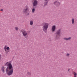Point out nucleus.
I'll return each instance as SVG.
<instances>
[{
    "instance_id": "1a4fd4ad",
    "label": "nucleus",
    "mask_w": 77,
    "mask_h": 77,
    "mask_svg": "<svg viewBox=\"0 0 77 77\" xmlns=\"http://www.w3.org/2000/svg\"><path fill=\"white\" fill-rule=\"evenodd\" d=\"M10 49V48H9V47H7V45H6L4 47V50L5 51H6L7 50H9Z\"/></svg>"
},
{
    "instance_id": "6e6552de",
    "label": "nucleus",
    "mask_w": 77,
    "mask_h": 77,
    "mask_svg": "<svg viewBox=\"0 0 77 77\" xmlns=\"http://www.w3.org/2000/svg\"><path fill=\"white\" fill-rule=\"evenodd\" d=\"M56 30V26L55 25H54L52 26L51 31L53 33H54V32H55V30Z\"/></svg>"
},
{
    "instance_id": "a211bd4d",
    "label": "nucleus",
    "mask_w": 77,
    "mask_h": 77,
    "mask_svg": "<svg viewBox=\"0 0 77 77\" xmlns=\"http://www.w3.org/2000/svg\"><path fill=\"white\" fill-rule=\"evenodd\" d=\"M71 39V38L69 37L68 38H67V41H68V40H70Z\"/></svg>"
},
{
    "instance_id": "ddd939ff",
    "label": "nucleus",
    "mask_w": 77,
    "mask_h": 77,
    "mask_svg": "<svg viewBox=\"0 0 77 77\" xmlns=\"http://www.w3.org/2000/svg\"><path fill=\"white\" fill-rule=\"evenodd\" d=\"M30 24L31 26H32L33 24V21L31 20L30 22Z\"/></svg>"
},
{
    "instance_id": "f257e3e1",
    "label": "nucleus",
    "mask_w": 77,
    "mask_h": 77,
    "mask_svg": "<svg viewBox=\"0 0 77 77\" xmlns=\"http://www.w3.org/2000/svg\"><path fill=\"white\" fill-rule=\"evenodd\" d=\"M5 66H7L6 69V72L7 75H11L13 74V67L11 62H7L5 64Z\"/></svg>"
},
{
    "instance_id": "f03ea898",
    "label": "nucleus",
    "mask_w": 77,
    "mask_h": 77,
    "mask_svg": "<svg viewBox=\"0 0 77 77\" xmlns=\"http://www.w3.org/2000/svg\"><path fill=\"white\" fill-rule=\"evenodd\" d=\"M42 29L45 33H47V30L48 28V26L49 24L48 23L44 22L42 24Z\"/></svg>"
},
{
    "instance_id": "dca6fc26",
    "label": "nucleus",
    "mask_w": 77,
    "mask_h": 77,
    "mask_svg": "<svg viewBox=\"0 0 77 77\" xmlns=\"http://www.w3.org/2000/svg\"><path fill=\"white\" fill-rule=\"evenodd\" d=\"M70 55V54H69L68 53L66 54V56L67 57H69V56Z\"/></svg>"
},
{
    "instance_id": "5701e85b",
    "label": "nucleus",
    "mask_w": 77,
    "mask_h": 77,
    "mask_svg": "<svg viewBox=\"0 0 77 77\" xmlns=\"http://www.w3.org/2000/svg\"><path fill=\"white\" fill-rule=\"evenodd\" d=\"M70 69H69L68 71H69Z\"/></svg>"
},
{
    "instance_id": "20e7f679",
    "label": "nucleus",
    "mask_w": 77,
    "mask_h": 77,
    "mask_svg": "<svg viewBox=\"0 0 77 77\" xmlns=\"http://www.w3.org/2000/svg\"><path fill=\"white\" fill-rule=\"evenodd\" d=\"M56 35L55 36V38L56 39H59V36H60L61 34V30L58 29L56 33Z\"/></svg>"
},
{
    "instance_id": "9d476101",
    "label": "nucleus",
    "mask_w": 77,
    "mask_h": 77,
    "mask_svg": "<svg viewBox=\"0 0 77 77\" xmlns=\"http://www.w3.org/2000/svg\"><path fill=\"white\" fill-rule=\"evenodd\" d=\"M48 2V0H44V6H45L46 5H47Z\"/></svg>"
},
{
    "instance_id": "6ab92c4d",
    "label": "nucleus",
    "mask_w": 77,
    "mask_h": 77,
    "mask_svg": "<svg viewBox=\"0 0 77 77\" xmlns=\"http://www.w3.org/2000/svg\"><path fill=\"white\" fill-rule=\"evenodd\" d=\"M63 40H65V41H67V38H64Z\"/></svg>"
},
{
    "instance_id": "412c9836",
    "label": "nucleus",
    "mask_w": 77,
    "mask_h": 77,
    "mask_svg": "<svg viewBox=\"0 0 77 77\" xmlns=\"http://www.w3.org/2000/svg\"><path fill=\"white\" fill-rule=\"evenodd\" d=\"M0 11H3V9H1Z\"/></svg>"
},
{
    "instance_id": "0eeeda50",
    "label": "nucleus",
    "mask_w": 77,
    "mask_h": 77,
    "mask_svg": "<svg viewBox=\"0 0 77 77\" xmlns=\"http://www.w3.org/2000/svg\"><path fill=\"white\" fill-rule=\"evenodd\" d=\"M38 1L36 0H33L32 4L33 6H35L38 5Z\"/></svg>"
},
{
    "instance_id": "f8f14e48",
    "label": "nucleus",
    "mask_w": 77,
    "mask_h": 77,
    "mask_svg": "<svg viewBox=\"0 0 77 77\" xmlns=\"http://www.w3.org/2000/svg\"><path fill=\"white\" fill-rule=\"evenodd\" d=\"M72 23V24H74V19L72 18L71 20Z\"/></svg>"
},
{
    "instance_id": "aec40b11",
    "label": "nucleus",
    "mask_w": 77,
    "mask_h": 77,
    "mask_svg": "<svg viewBox=\"0 0 77 77\" xmlns=\"http://www.w3.org/2000/svg\"><path fill=\"white\" fill-rule=\"evenodd\" d=\"M10 51H9V50H8L7 51H6V52H7V53H9V52Z\"/></svg>"
},
{
    "instance_id": "f3484780",
    "label": "nucleus",
    "mask_w": 77,
    "mask_h": 77,
    "mask_svg": "<svg viewBox=\"0 0 77 77\" xmlns=\"http://www.w3.org/2000/svg\"><path fill=\"white\" fill-rule=\"evenodd\" d=\"M27 74L28 75H31V73H30V72H27Z\"/></svg>"
},
{
    "instance_id": "423d86ee",
    "label": "nucleus",
    "mask_w": 77,
    "mask_h": 77,
    "mask_svg": "<svg viewBox=\"0 0 77 77\" xmlns=\"http://www.w3.org/2000/svg\"><path fill=\"white\" fill-rule=\"evenodd\" d=\"M54 4L57 7H58V6H60V3L59 2V1L58 0H56L54 1Z\"/></svg>"
},
{
    "instance_id": "2eb2a0df",
    "label": "nucleus",
    "mask_w": 77,
    "mask_h": 77,
    "mask_svg": "<svg viewBox=\"0 0 77 77\" xmlns=\"http://www.w3.org/2000/svg\"><path fill=\"white\" fill-rule=\"evenodd\" d=\"M18 27H15V30H16V31H18Z\"/></svg>"
},
{
    "instance_id": "7ed1b4c3",
    "label": "nucleus",
    "mask_w": 77,
    "mask_h": 77,
    "mask_svg": "<svg viewBox=\"0 0 77 77\" xmlns=\"http://www.w3.org/2000/svg\"><path fill=\"white\" fill-rule=\"evenodd\" d=\"M29 8L27 6H26L25 7V9H23V13L24 14H25L26 15H30V13L29 12Z\"/></svg>"
},
{
    "instance_id": "4be33fe9",
    "label": "nucleus",
    "mask_w": 77,
    "mask_h": 77,
    "mask_svg": "<svg viewBox=\"0 0 77 77\" xmlns=\"http://www.w3.org/2000/svg\"><path fill=\"white\" fill-rule=\"evenodd\" d=\"M2 57V56H1V54H0V59H1V57Z\"/></svg>"
},
{
    "instance_id": "39448f33",
    "label": "nucleus",
    "mask_w": 77,
    "mask_h": 77,
    "mask_svg": "<svg viewBox=\"0 0 77 77\" xmlns=\"http://www.w3.org/2000/svg\"><path fill=\"white\" fill-rule=\"evenodd\" d=\"M22 33L23 36L25 38H27L28 33H27V32L26 31H22Z\"/></svg>"
},
{
    "instance_id": "9b49d317",
    "label": "nucleus",
    "mask_w": 77,
    "mask_h": 77,
    "mask_svg": "<svg viewBox=\"0 0 77 77\" xmlns=\"http://www.w3.org/2000/svg\"><path fill=\"white\" fill-rule=\"evenodd\" d=\"M5 67H4V66H2V67L1 68V71H2V72H3L4 73H5Z\"/></svg>"
},
{
    "instance_id": "4468645a",
    "label": "nucleus",
    "mask_w": 77,
    "mask_h": 77,
    "mask_svg": "<svg viewBox=\"0 0 77 77\" xmlns=\"http://www.w3.org/2000/svg\"><path fill=\"white\" fill-rule=\"evenodd\" d=\"M35 8H33L32 9V13H34V12H35Z\"/></svg>"
}]
</instances>
